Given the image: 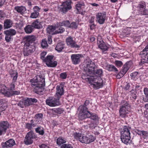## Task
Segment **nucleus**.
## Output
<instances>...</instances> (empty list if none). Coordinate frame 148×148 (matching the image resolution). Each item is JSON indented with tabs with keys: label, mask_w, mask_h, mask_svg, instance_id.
<instances>
[{
	"label": "nucleus",
	"mask_w": 148,
	"mask_h": 148,
	"mask_svg": "<svg viewBox=\"0 0 148 148\" xmlns=\"http://www.w3.org/2000/svg\"><path fill=\"white\" fill-rule=\"evenodd\" d=\"M96 66L95 63L89 59H86L83 64V69L85 73L82 76V78L90 84L94 76L91 75L94 73Z\"/></svg>",
	"instance_id": "obj_1"
},
{
	"label": "nucleus",
	"mask_w": 148,
	"mask_h": 148,
	"mask_svg": "<svg viewBox=\"0 0 148 148\" xmlns=\"http://www.w3.org/2000/svg\"><path fill=\"white\" fill-rule=\"evenodd\" d=\"M88 101H86L84 105L80 106L79 108V112L78 115L79 118L80 120H83L86 118H90L91 119L95 121L97 125L99 123V118L96 114L91 113L88 111L87 108L86 106V103Z\"/></svg>",
	"instance_id": "obj_2"
},
{
	"label": "nucleus",
	"mask_w": 148,
	"mask_h": 148,
	"mask_svg": "<svg viewBox=\"0 0 148 148\" xmlns=\"http://www.w3.org/2000/svg\"><path fill=\"white\" fill-rule=\"evenodd\" d=\"M74 138L82 143L88 144L93 142L95 139V137L92 135H86L80 133L75 132L73 134Z\"/></svg>",
	"instance_id": "obj_3"
},
{
	"label": "nucleus",
	"mask_w": 148,
	"mask_h": 148,
	"mask_svg": "<svg viewBox=\"0 0 148 148\" xmlns=\"http://www.w3.org/2000/svg\"><path fill=\"white\" fill-rule=\"evenodd\" d=\"M31 85L33 87L35 86L36 90H38L39 92L41 91L40 90L45 86V79L42 75H37L33 79H31Z\"/></svg>",
	"instance_id": "obj_4"
},
{
	"label": "nucleus",
	"mask_w": 148,
	"mask_h": 148,
	"mask_svg": "<svg viewBox=\"0 0 148 148\" xmlns=\"http://www.w3.org/2000/svg\"><path fill=\"white\" fill-rule=\"evenodd\" d=\"M130 128L124 126L121 131V138L122 142L126 145L130 144L131 142L130 136Z\"/></svg>",
	"instance_id": "obj_5"
},
{
	"label": "nucleus",
	"mask_w": 148,
	"mask_h": 148,
	"mask_svg": "<svg viewBox=\"0 0 148 148\" xmlns=\"http://www.w3.org/2000/svg\"><path fill=\"white\" fill-rule=\"evenodd\" d=\"M0 92L5 96L10 97L14 95L20 94L19 91H13L9 90L8 88L3 84L0 85Z\"/></svg>",
	"instance_id": "obj_6"
},
{
	"label": "nucleus",
	"mask_w": 148,
	"mask_h": 148,
	"mask_svg": "<svg viewBox=\"0 0 148 148\" xmlns=\"http://www.w3.org/2000/svg\"><path fill=\"white\" fill-rule=\"evenodd\" d=\"M90 84L95 89H98L102 87L105 83L102 79L99 77L94 76Z\"/></svg>",
	"instance_id": "obj_7"
},
{
	"label": "nucleus",
	"mask_w": 148,
	"mask_h": 148,
	"mask_svg": "<svg viewBox=\"0 0 148 148\" xmlns=\"http://www.w3.org/2000/svg\"><path fill=\"white\" fill-rule=\"evenodd\" d=\"M123 104L120 107L119 115L122 118H125L130 112V106L126 101H124Z\"/></svg>",
	"instance_id": "obj_8"
},
{
	"label": "nucleus",
	"mask_w": 148,
	"mask_h": 148,
	"mask_svg": "<svg viewBox=\"0 0 148 148\" xmlns=\"http://www.w3.org/2000/svg\"><path fill=\"white\" fill-rule=\"evenodd\" d=\"M71 1L70 0L63 2L61 5L60 10L62 12L66 13L69 10L71 9Z\"/></svg>",
	"instance_id": "obj_9"
},
{
	"label": "nucleus",
	"mask_w": 148,
	"mask_h": 148,
	"mask_svg": "<svg viewBox=\"0 0 148 148\" xmlns=\"http://www.w3.org/2000/svg\"><path fill=\"white\" fill-rule=\"evenodd\" d=\"M47 105L51 107H55L60 105L59 99L51 97L48 98L46 101Z\"/></svg>",
	"instance_id": "obj_10"
},
{
	"label": "nucleus",
	"mask_w": 148,
	"mask_h": 148,
	"mask_svg": "<svg viewBox=\"0 0 148 148\" xmlns=\"http://www.w3.org/2000/svg\"><path fill=\"white\" fill-rule=\"evenodd\" d=\"M34 50V47L29 43H26L24 46L23 54L25 56H27L30 55Z\"/></svg>",
	"instance_id": "obj_11"
},
{
	"label": "nucleus",
	"mask_w": 148,
	"mask_h": 148,
	"mask_svg": "<svg viewBox=\"0 0 148 148\" xmlns=\"http://www.w3.org/2000/svg\"><path fill=\"white\" fill-rule=\"evenodd\" d=\"M82 57L81 54H73L71 56V59L73 64L77 65L80 63Z\"/></svg>",
	"instance_id": "obj_12"
},
{
	"label": "nucleus",
	"mask_w": 148,
	"mask_h": 148,
	"mask_svg": "<svg viewBox=\"0 0 148 148\" xmlns=\"http://www.w3.org/2000/svg\"><path fill=\"white\" fill-rule=\"evenodd\" d=\"M106 17V14L105 13L103 12L98 13L96 15V21L100 24H102L105 22Z\"/></svg>",
	"instance_id": "obj_13"
},
{
	"label": "nucleus",
	"mask_w": 148,
	"mask_h": 148,
	"mask_svg": "<svg viewBox=\"0 0 148 148\" xmlns=\"http://www.w3.org/2000/svg\"><path fill=\"white\" fill-rule=\"evenodd\" d=\"M145 5L144 3H140L137 6V10L140 14L141 15L148 14V10L145 9Z\"/></svg>",
	"instance_id": "obj_14"
},
{
	"label": "nucleus",
	"mask_w": 148,
	"mask_h": 148,
	"mask_svg": "<svg viewBox=\"0 0 148 148\" xmlns=\"http://www.w3.org/2000/svg\"><path fill=\"white\" fill-rule=\"evenodd\" d=\"M4 33L5 34V40L9 42L11 39V36L15 35L16 32L14 29H11L5 31Z\"/></svg>",
	"instance_id": "obj_15"
},
{
	"label": "nucleus",
	"mask_w": 148,
	"mask_h": 148,
	"mask_svg": "<svg viewBox=\"0 0 148 148\" xmlns=\"http://www.w3.org/2000/svg\"><path fill=\"white\" fill-rule=\"evenodd\" d=\"M66 42L67 45L71 47L78 48L80 47L79 46L76 44L71 36H69L66 38Z\"/></svg>",
	"instance_id": "obj_16"
},
{
	"label": "nucleus",
	"mask_w": 148,
	"mask_h": 148,
	"mask_svg": "<svg viewBox=\"0 0 148 148\" xmlns=\"http://www.w3.org/2000/svg\"><path fill=\"white\" fill-rule=\"evenodd\" d=\"M97 44L99 48L103 51H106L108 49V47L104 42L101 36L98 37Z\"/></svg>",
	"instance_id": "obj_17"
},
{
	"label": "nucleus",
	"mask_w": 148,
	"mask_h": 148,
	"mask_svg": "<svg viewBox=\"0 0 148 148\" xmlns=\"http://www.w3.org/2000/svg\"><path fill=\"white\" fill-rule=\"evenodd\" d=\"M37 100L36 99L28 98L24 100V103L25 106H28L32 105L33 103L37 102Z\"/></svg>",
	"instance_id": "obj_18"
},
{
	"label": "nucleus",
	"mask_w": 148,
	"mask_h": 148,
	"mask_svg": "<svg viewBox=\"0 0 148 148\" xmlns=\"http://www.w3.org/2000/svg\"><path fill=\"white\" fill-rule=\"evenodd\" d=\"M15 144L14 140L13 139H10L3 143L2 145L3 148H8L12 147Z\"/></svg>",
	"instance_id": "obj_19"
},
{
	"label": "nucleus",
	"mask_w": 148,
	"mask_h": 148,
	"mask_svg": "<svg viewBox=\"0 0 148 148\" xmlns=\"http://www.w3.org/2000/svg\"><path fill=\"white\" fill-rule=\"evenodd\" d=\"M84 3H80L79 2L77 4L75 5V8L77 10V12L76 13L78 14H81L82 15H84L85 14V12H82V8L83 6H84Z\"/></svg>",
	"instance_id": "obj_20"
},
{
	"label": "nucleus",
	"mask_w": 148,
	"mask_h": 148,
	"mask_svg": "<svg viewBox=\"0 0 148 148\" xmlns=\"http://www.w3.org/2000/svg\"><path fill=\"white\" fill-rule=\"evenodd\" d=\"M131 62H128L126 63V64L124 66L123 69L120 71L119 73L120 75H121V76H123L125 74L128 70L130 65Z\"/></svg>",
	"instance_id": "obj_21"
},
{
	"label": "nucleus",
	"mask_w": 148,
	"mask_h": 148,
	"mask_svg": "<svg viewBox=\"0 0 148 148\" xmlns=\"http://www.w3.org/2000/svg\"><path fill=\"white\" fill-rule=\"evenodd\" d=\"M47 33L52 35L57 34L55 26H49L47 29Z\"/></svg>",
	"instance_id": "obj_22"
},
{
	"label": "nucleus",
	"mask_w": 148,
	"mask_h": 148,
	"mask_svg": "<svg viewBox=\"0 0 148 148\" xmlns=\"http://www.w3.org/2000/svg\"><path fill=\"white\" fill-rule=\"evenodd\" d=\"M9 127V124L7 121H2L0 123V128L5 132Z\"/></svg>",
	"instance_id": "obj_23"
},
{
	"label": "nucleus",
	"mask_w": 148,
	"mask_h": 148,
	"mask_svg": "<svg viewBox=\"0 0 148 148\" xmlns=\"http://www.w3.org/2000/svg\"><path fill=\"white\" fill-rule=\"evenodd\" d=\"M32 25L33 27L37 29H40L42 27L41 22L39 21V20L36 19L32 23Z\"/></svg>",
	"instance_id": "obj_24"
},
{
	"label": "nucleus",
	"mask_w": 148,
	"mask_h": 148,
	"mask_svg": "<svg viewBox=\"0 0 148 148\" xmlns=\"http://www.w3.org/2000/svg\"><path fill=\"white\" fill-rule=\"evenodd\" d=\"M57 92V95H59L61 96L64 94L63 87L62 85H58L56 87Z\"/></svg>",
	"instance_id": "obj_25"
},
{
	"label": "nucleus",
	"mask_w": 148,
	"mask_h": 148,
	"mask_svg": "<svg viewBox=\"0 0 148 148\" xmlns=\"http://www.w3.org/2000/svg\"><path fill=\"white\" fill-rule=\"evenodd\" d=\"M15 9L21 14H23L26 11L25 7L23 6L16 7L15 8Z\"/></svg>",
	"instance_id": "obj_26"
},
{
	"label": "nucleus",
	"mask_w": 148,
	"mask_h": 148,
	"mask_svg": "<svg viewBox=\"0 0 148 148\" xmlns=\"http://www.w3.org/2000/svg\"><path fill=\"white\" fill-rule=\"evenodd\" d=\"M34 29V27L32 25H28L26 26L24 28V30L26 33L29 34L31 33Z\"/></svg>",
	"instance_id": "obj_27"
},
{
	"label": "nucleus",
	"mask_w": 148,
	"mask_h": 148,
	"mask_svg": "<svg viewBox=\"0 0 148 148\" xmlns=\"http://www.w3.org/2000/svg\"><path fill=\"white\" fill-rule=\"evenodd\" d=\"M12 23L10 19H7L4 22V28L5 29L10 28L12 27Z\"/></svg>",
	"instance_id": "obj_28"
},
{
	"label": "nucleus",
	"mask_w": 148,
	"mask_h": 148,
	"mask_svg": "<svg viewBox=\"0 0 148 148\" xmlns=\"http://www.w3.org/2000/svg\"><path fill=\"white\" fill-rule=\"evenodd\" d=\"M64 47V45L62 42L58 43L56 45L55 49L58 52H61Z\"/></svg>",
	"instance_id": "obj_29"
},
{
	"label": "nucleus",
	"mask_w": 148,
	"mask_h": 148,
	"mask_svg": "<svg viewBox=\"0 0 148 148\" xmlns=\"http://www.w3.org/2000/svg\"><path fill=\"white\" fill-rule=\"evenodd\" d=\"M35 40V37L34 36H28L26 37V40L25 42L26 43H29L30 45V43H32Z\"/></svg>",
	"instance_id": "obj_30"
},
{
	"label": "nucleus",
	"mask_w": 148,
	"mask_h": 148,
	"mask_svg": "<svg viewBox=\"0 0 148 148\" xmlns=\"http://www.w3.org/2000/svg\"><path fill=\"white\" fill-rule=\"evenodd\" d=\"M66 142V140L61 137H59L57 139V143L59 146Z\"/></svg>",
	"instance_id": "obj_31"
},
{
	"label": "nucleus",
	"mask_w": 148,
	"mask_h": 148,
	"mask_svg": "<svg viewBox=\"0 0 148 148\" xmlns=\"http://www.w3.org/2000/svg\"><path fill=\"white\" fill-rule=\"evenodd\" d=\"M70 23L69 21H63L62 22H60L58 23V25L60 26H64L66 27H69Z\"/></svg>",
	"instance_id": "obj_32"
},
{
	"label": "nucleus",
	"mask_w": 148,
	"mask_h": 148,
	"mask_svg": "<svg viewBox=\"0 0 148 148\" xmlns=\"http://www.w3.org/2000/svg\"><path fill=\"white\" fill-rule=\"evenodd\" d=\"M33 140L32 139L29 138L27 136H25L24 140V143L26 145H28L32 143Z\"/></svg>",
	"instance_id": "obj_33"
},
{
	"label": "nucleus",
	"mask_w": 148,
	"mask_h": 148,
	"mask_svg": "<svg viewBox=\"0 0 148 148\" xmlns=\"http://www.w3.org/2000/svg\"><path fill=\"white\" fill-rule=\"evenodd\" d=\"M57 64V62L52 60L51 62H47V66L49 67H55Z\"/></svg>",
	"instance_id": "obj_34"
},
{
	"label": "nucleus",
	"mask_w": 148,
	"mask_h": 148,
	"mask_svg": "<svg viewBox=\"0 0 148 148\" xmlns=\"http://www.w3.org/2000/svg\"><path fill=\"white\" fill-rule=\"evenodd\" d=\"M26 136H27L29 138H31L32 139H35L36 138L34 133L32 131L27 133Z\"/></svg>",
	"instance_id": "obj_35"
},
{
	"label": "nucleus",
	"mask_w": 148,
	"mask_h": 148,
	"mask_svg": "<svg viewBox=\"0 0 148 148\" xmlns=\"http://www.w3.org/2000/svg\"><path fill=\"white\" fill-rule=\"evenodd\" d=\"M145 53H144V54L143 55H142V59L141 60V62H142L148 63V56L147 55V53H146L145 55Z\"/></svg>",
	"instance_id": "obj_36"
},
{
	"label": "nucleus",
	"mask_w": 148,
	"mask_h": 148,
	"mask_svg": "<svg viewBox=\"0 0 148 148\" xmlns=\"http://www.w3.org/2000/svg\"><path fill=\"white\" fill-rule=\"evenodd\" d=\"M43 115L41 113H38L36 114L34 118L35 120L37 121H39L41 120L42 118Z\"/></svg>",
	"instance_id": "obj_37"
},
{
	"label": "nucleus",
	"mask_w": 148,
	"mask_h": 148,
	"mask_svg": "<svg viewBox=\"0 0 148 148\" xmlns=\"http://www.w3.org/2000/svg\"><path fill=\"white\" fill-rule=\"evenodd\" d=\"M107 69L110 71H117V69L113 65H111L108 64L107 66Z\"/></svg>",
	"instance_id": "obj_38"
},
{
	"label": "nucleus",
	"mask_w": 148,
	"mask_h": 148,
	"mask_svg": "<svg viewBox=\"0 0 148 148\" xmlns=\"http://www.w3.org/2000/svg\"><path fill=\"white\" fill-rule=\"evenodd\" d=\"M36 131L37 133H38L40 134L43 135L44 133V131L43 128L38 127L36 129Z\"/></svg>",
	"instance_id": "obj_39"
},
{
	"label": "nucleus",
	"mask_w": 148,
	"mask_h": 148,
	"mask_svg": "<svg viewBox=\"0 0 148 148\" xmlns=\"http://www.w3.org/2000/svg\"><path fill=\"white\" fill-rule=\"evenodd\" d=\"M52 111L53 112H55L56 113L58 114H61L63 112V110L60 108H54L52 109Z\"/></svg>",
	"instance_id": "obj_40"
},
{
	"label": "nucleus",
	"mask_w": 148,
	"mask_h": 148,
	"mask_svg": "<svg viewBox=\"0 0 148 148\" xmlns=\"http://www.w3.org/2000/svg\"><path fill=\"white\" fill-rule=\"evenodd\" d=\"M53 60V56H47V58L44 60V62H46V64L47 65V62H50L51 60Z\"/></svg>",
	"instance_id": "obj_41"
},
{
	"label": "nucleus",
	"mask_w": 148,
	"mask_h": 148,
	"mask_svg": "<svg viewBox=\"0 0 148 148\" xmlns=\"http://www.w3.org/2000/svg\"><path fill=\"white\" fill-rule=\"evenodd\" d=\"M41 46L43 48H46L48 46V45L45 39H43L41 42Z\"/></svg>",
	"instance_id": "obj_42"
},
{
	"label": "nucleus",
	"mask_w": 148,
	"mask_h": 148,
	"mask_svg": "<svg viewBox=\"0 0 148 148\" xmlns=\"http://www.w3.org/2000/svg\"><path fill=\"white\" fill-rule=\"evenodd\" d=\"M39 13L38 12H33L31 14L30 16V17L33 18H37L39 16Z\"/></svg>",
	"instance_id": "obj_43"
},
{
	"label": "nucleus",
	"mask_w": 148,
	"mask_h": 148,
	"mask_svg": "<svg viewBox=\"0 0 148 148\" xmlns=\"http://www.w3.org/2000/svg\"><path fill=\"white\" fill-rule=\"evenodd\" d=\"M136 92L135 90H132L131 91V98H132L133 99L135 100L136 98Z\"/></svg>",
	"instance_id": "obj_44"
},
{
	"label": "nucleus",
	"mask_w": 148,
	"mask_h": 148,
	"mask_svg": "<svg viewBox=\"0 0 148 148\" xmlns=\"http://www.w3.org/2000/svg\"><path fill=\"white\" fill-rule=\"evenodd\" d=\"M31 123H27L26 124L25 127L28 129H31L32 128V126L34 125L33 124L34 121L33 120H31Z\"/></svg>",
	"instance_id": "obj_45"
},
{
	"label": "nucleus",
	"mask_w": 148,
	"mask_h": 148,
	"mask_svg": "<svg viewBox=\"0 0 148 148\" xmlns=\"http://www.w3.org/2000/svg\"><path fill=\"white\" fill-rule=\"evenodd\" d=\"M77 27V24L75 22L71 23L70 24H69V27L72 29H76Z\"/></svg>",
	"instance_id": "obj_46"
},
{
	"label": "nucleus",
	"mask_w": 148,
	"mask_h": 148,
	"mask_svg": "<svg viewBox=\"0 0 148 148\" xmlns=\"http://www.w3.org/2000/svg\"><path fill=\"white\" fill-rule=\"evenodd\" d=\"M11 76L13 77V82H15L16 81L18 77V73L16 72L15 73H13L12 75Z\"/></svg>",
	"instance_id": "obj_47"
},
{
	"label": "nucleus",
	"mask_w": 148,
	"mask_h": 148,
	"mask_svg": "<svg viewBox=\"0 0 148 148\" xmlns=\"http://www.w3.org/2000/svg\"><path fill=\"white\" fill-rule=\"evenodd\" d=\"M61 148H73V147L71 145L67 144H64L62 145Z\"/></svg>",
	"instance_id": "obj_48"
},
{
	"label": "nucleus",
	"mask_w": 148,
	"mask_h": 148,
	"mask_svg": "<svg viewBox=\"0 0 148 148\" xmlns=\"http://www.w3.org/2000/svg\"><path fill=\"white\" fill-rule=\"evenodd\" d=\"M67 74L66 73L64 72L61 73L60 75V77L62 79H64L66 78Z\"/></svg>",
	"instance_id": "obj_49"
},
{
	"label": "nucleus",
	"mask_w": 148,
	"mask_h": 148,
	"mask_svg": "<svg viewBox=\"0 0 148 148\" xmlns=\"http://www.w3.org/2000/svg\"><path fill=\"white\" fill-rule=\"evenodd\" d=\"M47 54V52L46 51L42 52L40 54V58L43 61L46 58L45 57Z\"/></svg>",
	"instance_id": "obj_50"
},
{
	"label": "nucleus",
	"mask_w": 148,
	"mask_h": 148,
	"mask_svg": "<svg viewBox=\"0 0 148 148\" xmlns=\"http://www.w3.org/2000/svg\"><path fill=\"white\" fill-rule=\"evenodd\" d=\"M96 74L99 76H101L103 74L102 70L101 69L97 70L96 72Z\"/></svg>",
	"instance_id": "obj_51"
},
{
	"label": "nucleus",
	"mask_w": 148,
	"mask_h": 148,
	"mask_svg": "<svg viewBox=\"0 0 148 148\" xmlns=\"http://www.w3.org/2000/svg\"><path fill=\"white\" fill-rule=\"evenodd\" d=\"M40 9V8L37 6H35L33 8V10L34 11V12H38L39 13Z\"/></svg>",
	"instance_id": "obj_52"
},
{
	"label": "nucleus",
	"mask_w": 148,
	"mask_h": 148,
	"mask_svg": "<svg viewBox=\"0 0 148 148\" xmlns=\"http://www.w3.org/2000/svg\"><path fill=\"white\" fill-rule=\"evenodd\" d=\"M115 64L117 66L119 67L122 65V62L120 61H115Z\"/></svg>",
	"instance_id": "obj_53"
},
{
	"label": "nucleus",
	"mask_w": 148,
	"mask_h": 148,
	"mask_svg": "<svg viewBox=\"0 0 148 148\" xmlns=\"http://www.w3.org/2000/svg\"><path fill=\"white\" fill-rule=\"evenodd\" d=\"M64 30L65 29L64 28L60 27L59 28L58 30H56L57 34L62 33L64 31Z\"/></svg>",
	"instance_id": "obj_54"
},
{
	"label": "nucleus",
	"mask_w": 148,
	"mask_h": 148,
	"mask_svg": "<svg viewBox=\"0 0 148 148\" xmlns=\"http://www.w3.org/2000/svg\"><path fill=\"white\" fill-rule=\"evenodd\" d=\"M144 92L146 97L148 98V88H145L144 89Z\"/></svg>",
	"instance_id": "obj_55"
},
{
	"label": "nucleus",
	"mask_w": 148,
	"mask_h": 148,
	"mask_svg": "<svg viewBox=\"0 0 148 148\" xmlns=\"http://www.w3.org/2000/svg\"><path fill=\"white\" fill-rule=\"evenodd\" d=\"M141 134L143 135L144 136L145 138L148 136V133L146 131H141Z\"/></svg>",
	"instance_id": "obj_56"
},
{
	"label": "nucleus",
	"mask_w": 148,
	"mask_h": 148,
	"mask_svg": "<svg viewBox=\"0 0 148 148\" xmlns=\"http://www.w3.org/2000/svg\"><path fill=\"white\" fill-rule=\"evenodd\" d=\"M18 105L21 107L23 108L25 106L24 103V100L22 101H20L18 103Z\"/></svg>",
	"instance_id": "obj_57"
},
{
	"label": "nucleus",
	"mask_w": 148,
	"mask_h": 148,
	"mask_svg": "<svg viewBox=\"0 0 148 148\" xmlns=\"http://www.w3.org/2000/svg\"><path fill=\"white\" fill-rule=\"evenodd\" d=\"M138 73L137 72H135L131 73L130 74V76L133 78H135L138 75Z\"/></svg>",
	"instance_id": "obj_58"
},
{
	"label": "nucleus",
	"mask_w": 148,
	"mask_h": 148,
	"mask_svg": "<svg viewBox=\"0 0 148 148\" xmlns=\"http://www.w3.org/2000/svg\"><path fill=\"white\" fill-rule=\"evenodd\" d=\"M48 42L49 44H51L52 42V39L51 36H49L48 38Z\"/></svg>",
	"instance_id": "obj_59"
},
{
	"label": "nucleus",
	"mask_w": 148,
	"mask_h": 148,
	"mask_svg": "<svg viewBox=\"0 0 148 148\" xmlns=\"http://www.w3.org/2000/svg\"><path fill=\"white\" fill-rule=\"evenodd\" d=\"M40 148H49L47 145L45 144H42L40 146Z\"/></svg>",
	"instance_id": "obj_60"
},
{
	"label": "nucleus",
	"mask_w": 148,
	"mask_h": 148,
	"mask_svg": "<svg viewBox=\"0 0 148 148\" xmlns=\"http://www.w3.org/2000/svg\"><path fill=\"white\" fill-rule=\"evenodd\" d=\"M95 38L93 36H91L90 38V40L91 42H93L95 40Z\"/></svg>",
	"instance_id": "obj_61"
},
{
	"label": "nucleus",
	"mask_w": 148,
	"mask_h": 148,
	"mask_svg": "<svg viewBox=\"0 0 148 148\" xmlns=\"http://www.w3.org/2000/svg\"><path fill=\"white\" fill-rule=\"evenodd\" d=\"M15 87L14 85L13 84H11L10 85V89H9V90H12V89H13Z\"/></svg>",
	"instance_id": "obj_62"
},
{
	"label": "nucleus",
	"mask_w": 148,
	"mask_h": 148,
	"mask_svg": "<svg viewBox=\"0 0 148 148\" xmlns=\"http://www.w3.org/2000/svg\"><path fill=\"white\" fill-rule=\"evenodd\" d=\"M111 56L113 57L114 58H116L117 57V54L114 53H112L111 54Z\"/></svg>",
	"instance_id": "obj_63"
},
{
	"label": "nucleus",
	"mask_w": 148,
	"mask_h": 148,
	"mask_svg": "<svg viewBox=\"0 0 148 148\" xmlns=\"http://www.w3.org/2000/svg\"><path fill=\"white\" fill-rule=\"evenodd\" d=\"M130 84H127L125 86V89L126 90H127L128 89H129V88L130 87Z\"/></svg>",
	"instance_id": "obj_64"
}]
</instances>
